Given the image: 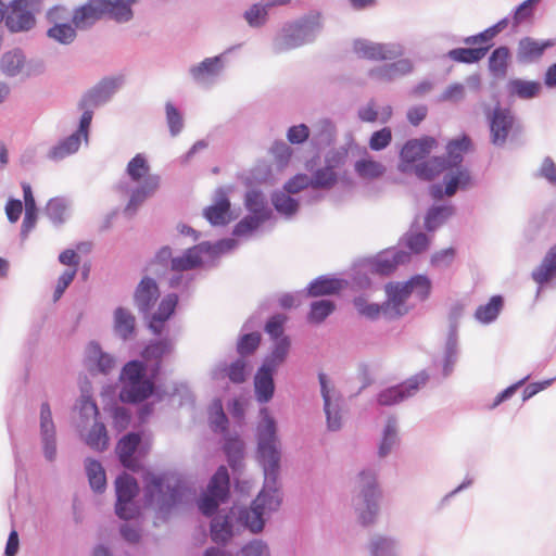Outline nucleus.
Instances as JSON below:
<instances>
[{"label":"nucleus","mask_w":556,"mask_h":556,"mask_svg":"<svg viewBox=\"0 0 556 556\" xmlns=\"http://www.w3.org/2000/svg\"><path fill=\"white\" fill-rule=\"evenodd\" d=\"M229 466L237 470L242 465L244 444L238 437H227L223 445Z\"/></svg>","instance_id":"nucleus-46"},{"label":"nucleus","mask_w":556,"mask_h":556,"mask_svg":"<svg viewBox=\"0 0 556 556\" xmlns=\"http://www.w3.org/2000/svg\"><path fill=\"white\" fill-rule=\"evenodd\" d=\"M288 2L289 0H267L265 3H255L245 11L244 18L251 27H260L266 22L268 9Z\"/></svg>","instance_id":"nucleus-38"},{"label":"nucleus","mask_w":556,"mask_h":556,"mask_svg":"<svg viewBox=\"0 0 556 556\" xmlns=\"http://www.w3.org/2000/svg\"><path fill=\"white\" fill-rule=\"evenodd\" d=\"M318 380L324 401L327 428L329 431H338L342 427V397L333 387L329 386L326 374L319 372Z\"/></svg>","instance_id":"nucleus-14"},{"label":"nucleus","mask_w":556,"mask_h":556,"mask_svg":"<svg viewBox=\"0 0 556 556\" xmlns=\"http://www.w3.org/2000/svg\"><path fill=\"white\" fill-rule=\"evenodd\" d=\"M40 435L43 454L47 460L53 462L56 457L55 427L49 403L40 406Z\"/></svg>","instance_id":"nucleus-20"},{"label":"nucleus","mask_w":556,"mask_h":556,"mask_svg":"<svg viewBox=\"0 0 556 556\" xmlns=\"http://www.w3.org/2000/svg\"><path fill=\"white\" fill-rule=\"evenodd\" d=\"M41 0H13L4 9L3 21L11 33L28 31L36 25V14L41 10Z\"/></svg>","instance_id":"nucleus-12"},{"label":"nucleus","mask_w":556,"mask_h":556,"mask_svg":"<svg viewBox=\"0 0 556 556\" xmlns=\"http://www.w3.org/2000/svg\"><path fill=\"white\" fill-rule=\"evenodd\" d=\"M84 440L90 448L97 452L106 450L109 445V435L104 424L94 421Z\"/></svg>","instance_id":"nucleus-52"},{"label":"nucleus","mask_w":556,"mask_h":556,"mask_svg":"<svg viewBox=\"0 0 556 556\" xmlns=\"http://www.w3.org/2000/svg\"><path fill=\"white\" fill-rule=\"evenodd\" d=\"M400 442L397 420L395 417L390 416L387 419L386 426L382 431V439L378 447V455L380 457L388 456L394 446Z\"/></svg>","instance_id":"nucleus-41"},{"label":"nucleus","mask_w":556,"mask_h":556,"mask_svg":"<svg viewBox=\"0 0 556 556\" xmlns=\"http://www.w3.org/2000/svg\"><path fill=\"white\" fill-rule=\"evenodd\" d=\"M138 491L139 485L132 476L124 472L116 478L115 513L121 519L130 520L139 515V507L134 502Z\"/></svg>","instance_id":"nucleus-13"},{"label":"nucleus","mask_w":556,"mask_h":556,"mask_svg":"<svg viewBox=\"0 0 556 556\" xmlns=\"http://www.w3.org/2000/svg\"><path fill=\"white\" fill-rule=\"evenodd\" d=\"M178 303V295L176 293H168L165 295L157 307V311L147 317L149 318L148 327L155 336H160L164 329L165 323L174 314Z\"/></svg>","instance_id":"nucleus-27"},{"label":"nucleus","mask_w":556,"mask_h":556,"mask_svg":"<svg viewBox=\"0 0 556 556\" xmlns=\"http://www.w3.org/2000/svg\"><path fill=\"white\" fill-rule=\"evenodd\" d=\"M348 162V151L343 148L333 149L325 155V165L338 174L341 179H345V164Z\"/></svg>","instance_id":"nucleus-58"},{"label":"nucleus","mask_w":556,"mask_h":556,"mask_svg":"<svg viewBox=\"0 0 556 556\" xmlns=\"http://www.w3.org/2000/svg\"><path fill=\"white\" fill-rule=\"evenodd\" d=\"M414 65L409 59H400L393 63L371 68L369 77L379 81H392L413 72Z\"/></svg>","instance_id":"nucleus-28"},{"label":"nucleus","mask_w":556,"mask_h":556,"mask_svg":"<svg viewBox=\"0 0 556 556\" xmlns=\"http://www.w3.org/2000/svg\"><path fill=\"white\" fill-rule=\"evenodd\" d=\"M203 215L212 226H226L230 223V201L224 188L215 191L214 203L204 210Z\"/></svg>","instance_id":"nucleus-23"},{"label":"nucleus","mask_w":556,"mask_h":556,"mask_svg":"<svg viewBox=\"0 0 556 556\" xmlns=\"http://www.w3.org/2000/svg\"><path fill=\"white\" fill-rule=\"evenodd\" d=\"M245 368L247 363L242 358H238L235 362H232L230 365L220 364L217 369L214 372V377L218 378L219 372L222 371L225 374V377H228V379L233 383H242L245 381Z\"/></svg>","instance_id":"nucleus-54"},{"label":"nucleus","mask_w":556,"mask_h":556,"mask_svg":"<svg viewBox=\"0 0 556 556\" xmlns=\"http://www.w3.org/2000/svg\"><path fill=\"white\" fill-rule=\"evenodd\" d=\"M471 141L468 136H463L462 138L454 139L450 141L446 146L447 152V169L453 167H458L463 162L464 153H466L470 148Z\"/></svg>","instance_id":"nucleus-43"},{"label":"nucleus","mask_w":556,"mask_h":556,"mask_svg":"<svg viewBox=\"0 0 556 556\" xmlns=\"http://www.w3.org/2000/svg\"><path fill=\"white\" fill-rule=\"evenodd\" d=\"M540 1L541 0H525L520 3L513 13V27L517 28L519 25L531 21L534 16L535 7Z\"/></svg>","instance_id":"nucleus-62"},{"label":"nucleus","mask_w":556,"mask_h":556,"mask_svg":"<svg viewBox=\"0 0 556 556\" xmlns=\"http://www.w3.org/2000/svg\"><path fill=\"white\" fill-rule=\"evenodd\" d=\"M504 305L501 295H493L486 304L480 305L475 312V318L484 325L496 320Z\"/></svg>","instance_id":"nucleus-44"},{"label":"nucleus","mask_w":556,"mask_h":556,"mask_svg":"<svg viewBox=\"0 0 556 556\" xmlns=\"http://www.w3.org/2000/svg\"><path fill=\"white\" fill-rule=\"evenodd\" d=\"M127 175L134 182H140L139 186L130 191V198L125 206V215L134 216L140 205L160 187V176L149 174L150 165L146 156L141 153L136 154L127 164Z\"/></svg>","instance_id":"nucleus-4"},{"label":"nucleus","mask_w":556,"mask_h":556,"mask_svg":"<svg viewBox=\"0 0 556 556\" xmlns=\"http://www.w3.org/2000/svg\"><path fill=\"white\" fill-rule=\"evenodd\" d=\"M410 294H415L419 301L429 298L431 291V281L427 276L416 275L407 281Z\"/></svg>","instance_id":"nucleus-64"},{"label":"nucleus","mask_w":556,"mask_h":556,"mask_svg":"<svg viewBox=\"0 0 556 556\" xmlns=\"http://www.w3.org/2000/svg\"><path fill=\"white\" fill-rule=\"evenodd\" d=\"M531 277L539 286H544L556 277V244L548 249Z\"/></svg>","instance_id":"nucleus-33"},{"label":"nucleus","mask_w":556,"mask_h":556,"mask_svg":"<svg viewBox=\"0 0 556 556\" xmlns=\"http://www.w3.org/2000/svg\"><path fill=\"white\" fill-rule=\"evenodd\" d=\"M228 425V418L224 413L222 402L215 400L210 408V426L214 432H225Z\"/></svg>","instance_id":"nucleus-63"},{"label":"nucleus","mask_w":556,"mask_h":556,"mask_svg":"<svg viewBox=\"0 0 556 556\" xmlns=\"http://www.w3.org/2000/svg\"><path fill=\"white\" fill-rule=\"evenodd\" d=\"M141 441L139 433L130 432L124 435L117 443L116 453L122 465L126 468H132V455Z\"/></svg>","instance_id":"nucleus-39"},{"label":"nucleus","mask_w":556,"mask_h":556,"mask_svg":"<svg viewBox=\"0 0 556 556\" xmlns=\"http://www.w3.org/2000/svg\"><path fill=\"white\" fill-rule=\"evenodd\" d=\"M428 379V372L426 370H421L415 376L408 378L405 382L380 391L377 396V401L382 406L399 404L413 396L421 386L426 384Z\"/></svg>","instance_id":"nucleus-15"},{"label":"nucleus","mask_w":556,"mask_h":556,"mask_svg":"<svg viewBox=\"0 0 556 556\" xmlns=\"http://www.w3.org/2000/svg\"><path fill=\"white\" fill-rule=\"evenodd\" d=\"M356 494L353 505L363 526L375 522L379 513L381 491L377 483V475L372 469H366L358 473L356 479Z\"/></svg>","instance_id":"nucleus-6"},{"label":"nucleus","mask_w":556,"mask_h":556,"mask_svg":"<svg viewBox=\"0 0 556 556\" xmlns=\"http://www.w3.org/2000/svg\"><path fill=\"white\" fill-rule=\"evenodd\" d=\"M85 467L91 489L94 492H103L106 486V477L101 463L96 459L87 458Z\"/></svg>","instance_id":"nucleus-50"},{"label":"nucleus","mask_w":556,"mask_h":556,"mask_svg":"<svg viewBox=\"0 0 556 556\" xmlns=\"http://www.w3.org/2000/svg\"><path fill=\"white\" fill-rule=\"evenodd\" d=\"M453 205H432L428 208L425 215V229L428 232H433L443 226L446 220L454 214Z\"/></svg>","instance_id":"nucleus-37"},{"label":"nucleus","mask_w":556,"mask_h":556,"mask_svg":"<svg viewBox=\"0 0 556 556\" xmlns=\"http://www.w3.org/2000/svg\"><path fill=\"white\" fill-rule=\"evenodd\" d=\"M410 261V254L403 250L389 249L379 253L371 262L370 268L374 273L388 276L392 274L399 265Z\"/></svg>","instance_id":"nucleus-21"},{"label":"nucleus","mask_w":556,"mask_h":556,"mask_svg":"<svg viewBox=\"0 0 556 556\" xmlns=\"http://www.w3.org/2000/svg\"><path fill=\"white\" fill-rule=\"evenodd\" d=\"M446 169V159L444 156H434L415 164L412 173H414L419 179L429 181Z\"/></svg>","instance_id":"nucleus-36"},{"label":"nucleus","mask_w":556,"mask_h":556,"mask_svg":"<svg viewBox=\"0 0 556 556\" xmlns=\"http://www.w3.org/2000/svg\"><path fill=\"white\" fill-rule=\"evenodd\" d=\"M418 222L412 225L410 229L404 235L403 242L412 253L420 254L425 252L430 244L431 238L418 230H414V227L418 228Z\"/></svg>","instance_id":"nucleus-49"},{"label":"nucleus","mask_w":556,"mask_h":556,"mask_svg":"<svg viewBox=\"0 0 556 556\" xmlns=\"http://www.w3.org/2000/svg\"><path fill=\"white\" fill-rule=\"evenodd\" d=\"M353 48L359 58L372 61L394 60L404 54L403 46L397 42L378 43L357 39L354 41Z\"/></svg>","instance_id":"nucleus-17"},{"label":"nucleus","mask_w":556,"mask_h":556,"mask_svg":"<svg viewBox=\"0 0 556 556\" xmlns=\"http://www.w3.org/2000/svg\"><path fill=\"white\" fill-rule=\"evenodd\" d=\"M495 105L482 104V111L490 128V140L495 147H503L514 128L516 117L509 108L503 106L495 96Z\"/></svg>","instance_id":"nucleus-11"},{"label":"nucleus","mask_w":556,"mask_h":556,"mask_svg":"<svg viewBox=\"0 0 556 556\" xmlns=\"http://www.w3.org/2000/svg\"><path fill=\"white\" fill-rule=\"evenodd\" d=\"M510 51L506 46L494 49L489 58V71L496 78H504L507 75Z\"/></svg>","instance_id":"nucleus-42"},{"label":"nucleus","mask_w":556,"mask_h":556,"mask_svg":"<svg viewBox=\"0 0 556 556\" xmlns=\"http://www.w3.org/2000/svg\"><path fill=\"white\" fill-rule=\"evenodd\" d=\"M289 350L290 340L288 337H282L278 340H275L270 353L265 356L262 365L277 370V368L286 361Z\"/></svg>","instance_id":"nucleus-47"},{"label":"nucleus","mask_w":556,"mask_h":556,"mask_svg":"<svg viewBox=\"0 0 556 556\" xmlns=\"http://www.w3.org/2000/svg\"><path fill=\"white\" fill-rule=\"evenodd\" d=\"M260 415L261 421L256 427V457L263 469L264 483L251 507L233 506L225 515H215L218 506L226 503L230 494V478L225 466L217 468L198 502L200 511L206 517H213L210 526L211 539L218 545L226 546L241 529H248L252 533L262 531L264 516L281 505L282 495L278 481L281 452L277 426L266 407L260 409Z\"/></svg>","instance_id":"nucleus-1"},{"label":"nucleus","mask_w":556,"mask_h":556,"mask_svg":"<svg viewBox=\"0 0 556 556\" xmlns=\"http://www.w3.org/2000/svg\"><path fill=\"white\" fill-rule=\"evenodd\" d=\"M435 146L437 140L429 136L408 140L400 153L399 170L403 174L412 173L415 166L414 163L426 159Z\"/></svg>","instance_id":"nucleus-16"},{"label":"nucleus","mask_w":556,"mask_h":556,"mask_svg":"<svg viewBox=\"0 0 556 556\" xmlns=\"http://www.w3.org/2000/svg\"><path fill=\"white\" fill-rule=\"evenodd\" d=\"M174 341L164 338L150 341L142 351L144 362H154L151 366V376L157 377L162 368V358L174 351Z\"/></svg>","instance_id":"nucleus-26"},{"label":"nucleus","mask_w":556,"mask_h":556,"mask_svg":"<svg viewBox=\"0 0 556 556\" xmlns=\"http://www.w3.org/2000/svg\"><path fill=\"white\" fill-rule=\"evenodd\" d=\"M244 206L249 214L233 228V236L244 237L257 230L264 223L274 218L265 194L256 189L248 190L244 195Z\"/></svg>","instance_id":"nucleus-9"},{"label":"nucleus","mask_w":556,"mask_h":556,"mask_svg":"<svg viewBox=\"0 0 556 556\" xmlns=\"http://www.w3.org/2000/svg\"><path fill=\"white\" fill-rule=\"evenodd\" d=\"M105 15L124 23L132 18V11L125 0H88L74 10L72 23L78 29H88Z\"/></svg>","instance_id":"nucleus-3"},{"label":"nucleus","mask_w":556,"mask_h":556,"mask_svg":"<svg viewBox=\"0 0 556 556\" xmlns=\"http://www.w3.org/2000/svg\"><path fill=\"white\" fill-rule=\"evenodd\" d=\"M354 169L361 178L367 179L379 178L386 172L383 164L371 159H361L356 161Z\"/></svg>","instance_id":"nucleus-56"},{"label":"nucleus","mask_w":556,"mask_h":556,"mask_svg":"<svg viewBox=\"0 0 556 556\" xmlns=\"http://www.w3.org/2000/svg\"><path fill=\"white\" fill-rule=\"evenodd\" d=\"M160 298V289L151 277H143L134 292V303L143 317H148Z\"/></svg>","instance_id":"nucleus-18"},{"label":"nucleus","mask_w":556,"mask_h":556,"mask_svg":"<svg viewBox=\"0 0 556 556\" xmlns=\"http://www.w3.org/2000/svg\"><path fill=\"white\" fill-rule=\"evenodd\" d=\"M555 46L552 39L539 41L531 37H523L518 42L517 61L521 64H529L536 62L545 52L546 49Z\"/></svg>","instance_id":"nucleus-25"},{"label":"nucleus","mask_w":556,"mask_h":556,"mask_svg":"<svg viewBox=\"0 0 556 556\" xmlns=\"http://www.w3.org/2000/svg\"><path fill=\"white\" fill-rule=\"evenodd\" d=\"M271 369L265 365H261L254 377V392L258 403L265 404L269 402L275 392L274 374Z\"/></svg>","instance_id":"nucleus-30"},{"label":"nucleus","mask_w":556,"mask_h":556,"mask_svg":"<svg viewBox=\"0 0 556 556\" xmlns=\"http://www.w3.org/2000/svg\"><path fill=\"white\" fill-rule=\"evenodd\" d=\"M67 207L68 203L65 198L55 197L47 203L45 214L54 225H61L66 219Z\"/></svg>","instance_id":"nucleus-55"},{"label":"nucleus","mask_w":556,"mask_h":556,"mask_svg":"<svg viewBox=\"0 0 556 556\" xmlns=\"http://www.w3.org/2000/svg\"><path fill=\"white\" fill-rule=\"evenodd\" d=\"M81 137H84L85 141H88L89 129L87 130V134L80 131L79 124L78 129L75 132L62 139L58 144L53 146L49 150L47 154L48 159L58 162L76 153L80 147Z\"/></svg>","instance_id":"nucleus-29"},{"label":"nucleus","mask_w":556,"mask_h":556,"mask_svg":"<svg viewBox=\"0 0 556 556\" xmlns=\"http://www.w3.org/2000/svg\"><path fill=\"white\" fill-rule=\"evenodd\" d=\"M237 247V240L228 238L218 240L215 243L208 241L201 242L197 245L188 248L182 255L172 260L173 271H189L202 264V256L207 255L215 258Z\"/></svg>","instance_id":"nucleus-10"},{"label":"nucleus","mask_w":556,"mask_h":556,"mask_svg":"<svg viewBox=\"0 0 556 556\" xmlns=\"http://www.w3.org/2000/svg\"><path fill=\"white\" fill-rule=\"evenodd\" d=\"M445 182L444 193L452 197L458 189H466L470 185V174L467 169H457L455 173H448L443 178Z\"/></svg>","instance_id":"nucleus-53"},{"label":"nucleus","mask_w":556,"mask_h":556,"mask_svg":"<svg viewBox=\"0 0 556 556\" xmlns=\"http://www.w3.org/2000/svg\"><path fill=\"white\" fill-rule=\"evenodd\" d=\"M85 365L91 375H108L114 368L115 359L103 352L98 342L91 341L86 348Z\"/></svg>","instance_id":"nucleus-22"},{"label":"nucleus","mask_w":556,"mask_h":556,"mask_svg":"<svg viewBox=\"0 0 556 556\" xmlns=\"http://www.w3.org/2000/svg\"><path fill=\"white\" fill-rule=\"evenodd\" d=\"M367 549L370 556H399V540L383 534H375L370 538Z\"/></svg>","instance_id":"nucleus-32"},{"label":"nucleus","mask_w":556,"mask_h":556,"mask_svg":"<svg viewBox=\"0 0 556 556\" xmlns=\"http://www.w3.org/2000/svg\"><path fill=\"white\" fill-rule=\"evenodd\" d=\"M336 308L330 300H319L311 303V311L307 319L311 323L319 324L324 321Z\"/></svg>","instance_id":"nucleus-61"},{"label":"nucleus","mask_w":556,"mask_h":556,"mask_svg":"<svg viewBox=\"0 0 556 556\" xmlns=\"http://www.w3.org/2000/svg\"><path fill=\"white\" fill-rule=\"evenodd\" d=\"M122 85V77H105L81 96L78 102V109L83 112L79 119L80 131L87 134L94 110L108 103Z\"/></svg>","instance_id":"nucleus-8"},{"label":"nucleus","mask_w":556,"mask_h":556,"mask_svg":"<svg viewBox=\"0 0 556 556\" xmlns=\"http://www.w3.org/2000/svg\"><path fill=\"white\" fill-rule=\"evenodd\" d=\"M78 410L81 419V424L87 426L90 420L98 421L99 409L92 397L83 391V394L78 401Z\"/></svg>","instance_id":"nucleus-60"},{"label":"nucleus","mask_w":556,"mask_h":556,"mask_svg":"<svg viewBox=\"0 0 556 556\" xmlns=\"http://www.w3.org/2000/svg\"><path fill=\"white\" fill-rule=\"evenodd\" d=\"M77 29L74 24L59 23L47 29V37L60 45L68 46L75 41Z\"/></svg>","instance_id":"nucleus-51"},{"label":"nucleus","mask_w":556,"mask_h":556,"mask_svg":"<svg viewBox=\"0 0 556 556\" xmlns=\"http://www.w3.org/2000/svg\"><path fill=\"white\" fill-rule=\"evenodd\" d=\"M321 30L319 14H311L283 26L273 41L275 53H281L313 41Z\"/></svg>","instance_id":"nucleus-7"},{"label":"nucleus","mask_w":556,"mask_h":556,"mask_svg":"<svg viewBox=\"0 0 556 556\" xmlns=\"http://www.w3.org/2000/svg\"><path fill=\"white\" fill-rule=\"evenodd\" d=\"M458 359V337H457V326L451 325L445 342L444 348V356L442 364V374L443 377H448L453 370L454 366Z\"/></svg>","instance_id":"nucleus-34"},{"label":"nucleus","mask_w":556,"mask_h":556,"mask_svg":"<svg viewBox=\"0 0 556 556\" xmlns=\"http://www.w3.org/2000/svg\"><path fill=\"white\" fill-rule=\"evenodd\" d=\"M541 89L542 86L536 80L511 78L506 84L508 96L521 100H530L536 98L540 94Z\"/></svg>","instance_id":"nucleus-31"},{"label":"nucleus","mask_w":556,"mask_h":556,"mask_svg":"<svg viewBox=\"0 0 556 556\" xmlns=\"http://www.w3.org/2000/svg\"><path fill=\"white\" fill-rule=\"evenodd\" d=\"M387 301L384 302V317L393 319L406 313L404 306L410 295L407 281L404 283H388L386 286Z\"/></svg>","instance_id":"nucleus-19"},{"label":"nucleus","mask_w":556,"mask_h":556,"mask_svg":"<svg viewBox=\"0 0 556 556\" xmlns=\"http://www.w3.org/2000/svg\"><path fill=\"white\" fill-rule=\"evenodd\" d=\"M136 318L124 307L114 311V331L122 340L127 341L135 336Z\"/></svg>","instance_id":"nucleus-35"},{"label":"nucleus","mask_w":556,"mask_h":556,"mask_svg":"<svg viewBox=\"0 0 556 556\" xmlns=\"http://www.w3.org/2000/svg\"><path fill=\"white\" fill-rule=\"evenodd\" d=\"M187 486L184 480L174 473L144 477V501L147 505H155L161 513H167L181 503Z\"/></svg>","instance_id":"nucleus-2"},{"label":"nucleus","mask_w":556,"mask_h":556,"mask_svg":"<svg viewBox=\"0 0 556 556\" xmlns=\"http://www.w3.org/2000/svg\"><path fill=\"white\" fill-rule=\"evenodd\" d=\"M341 289L342 280L320 276L308 285L307 292L312 296H320L338 293Z\"/></svg>","instance_id":"nucleus-45"},{"label":"nucleus","mask_w":556,"mask_h":556,"mask_svg":"<svg viewBox=\"0 0 556 556\" xmlns=\"http://www.w3.org/2000/svg\"><path fill=\"white\" fill-rule=\"evenodd\" d=\"M224 68L223 55L206 58L197 65L190 67L192 79L202 86H208L215 81Z\"/></svg>","instance_id":"nucleus-24"},{"label":"nucleus","mask_w":556,"mask_h":556,"mask_svg":"<svg viewBox=\"0 0 556 556\" xmlns=\"http://www.w3.org/2000/svg\"><path fill=\"white\" fill-rule=\"evenodd\" d=\"M490 46L476 48H455L446 53V56L457 63L473 64L481 61L489 52Z\"/></svg>","instance_id":"nucleus-40"},{"label":"nucleus","mask_w":556,"mask_h":556,"mask_svg":"<svg viewBox=\"0 0 556 556\" xmlns=\"http://www.w3.org/2000/svg\"><path fill=\"white\" fill-rule=\"evenodd\" d=\"M270 200L275 210L286 218H291L299 210L298 200L290 197L285 190L273 192Z\"/></svg>","instance_id":"nucleus-48"},{"label":"nucleus","mask_w":556,"mask_h":556,"mask_svg":"<svg viewBox=\"0 0 556 556\" xmlns=\"http://www.w3.org/2000/svg\"><path fill=\"white\" fill-rule=\"evenodd\" d=\"M24 54L20 49L5 52L1 58V70L8 76H16L24 65Z\"/></svg>","instance_id":"nucleus-57"},{"label":"nucleus","mask_w":556,"mask_h":556,"mask_svg":"<svg viewBox=\"0 0 556 556\" xmlns=\"http://www.w3.org/2000/svg\"><path fill=\"white\" fill-rule=\"evenodd\" d=\"M154 379L151 372L147 376V365L143 361H129L121 371L122 388L119 399L124 403L137 404L149 399L154 392Z\"/></svg>","instance_id":"nucleus-5"},{"label":"nucleus","mask_w":556,"mask_h":556,"mask_svg":"<svg viewBox=\"0 0 556 556\" xmlns=\"http://www.w3.org/2000/svg\"><path fill=\"white\" fill-rule=\"evenodd\" d=\"M341 177L327 167L325 164L323 167L316 169L311 179L312 187L314 189H331Z\"/></svg>","instance_id":"nucleus-59"}]
</instances>
